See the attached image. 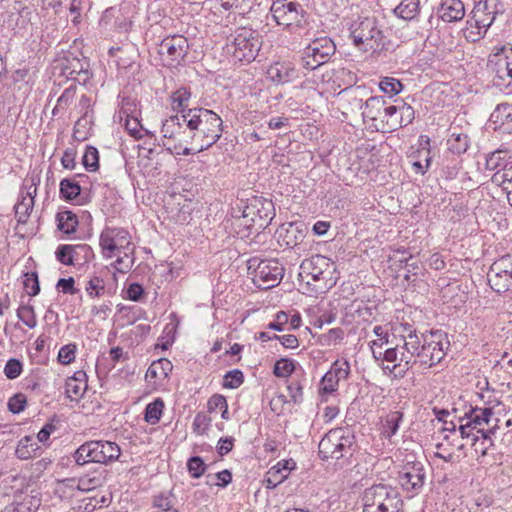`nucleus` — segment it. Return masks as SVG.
I'll list each match as a JSON object with an SVG mask.
<instances>
[{"instance_id":"obj_1","label":"nucleus","mask_w":512,"mask_h":512,"mask_svg":"<svg viewBox=\"0 0 512 512\" xmlns=\"http://www.w3.org/2000/svg\"><path fill=\"white\" fill-rule=\"evenodd\" d=\"M398 331L402 343L382 351L384 345L389 343V335L384 327L377 325L373 333L378 339L369 343L373 358L394 363L392 370L403 367V371L407 372L416 366L429 369L444 359L450 347L447 335L441 331H432L429 337H420L417 329L409 323H401Z\"/></svg>"},{"instance_id":"obj_2","label":"nucleus","mask_w":512,"mask_h":512,"mask_svg":"<svg viewBox=\"0 0 512 512\" xmlns=\"http://www.w3.org/2000/svg\"><path fill=\"white\" fill-rule=\"evenodd\" d=\"M181 118L190 130L191 144H194L196 153L209 149L222 136L223 120L212 110L192 108Z\"/></svg>"},{"instance_id":"obj_3","label":"nucleus","mask_w":512,"mask_h":512,"mask_svg":"<svg viewBox=\"0 0 512 512\" xmlns=\"http://www.w3.org/2000/svg\"><path fill=\"white\" fill-rule=\"evenodd\" d=\"M335 270V264L329 258L323 255H313L304 259L300 265L299 277L314 293H322L335 285L332 273Z\"/></svg>"},{"instance_id":"obj_4","label":"nucleus","mask_w":512,"mask_h":512,"mask_svg":"<svg viewBox=\"0 0 512 512\" xmlns=\"http://www.w3.org/2000/svg\"><path fill=\"white\" fill-rule=\"evenodd\" d=\"M354 45L363 52H377L385 48V36L375 17H358L349 26Z\"/></svg>"},{"instance_id":"obj_5","label":"nucleus","mask_w":512,"mask_h":512,"mask_svg":"<svg viewBox=\"0 0 512 512\" xmlns=\"http://www.w3.org/2000/svg\"><path fill=\"white\" fill-rule=\"evenodd\" d=\"M362 512H404L399 492L385 484L373 485L363 492Z\"/></svg>"},{"instance_id":"obj_6","label":"nucleus","mask_w":512,"mask_h":512,"mask_svg":"<svg viewBox=\"0 0 512 512\" xmlns=\"http://www.w3.org/2000/svg\"><path fill=\"white\" fill-rule=\"evenodd\" d=\"M182 118L179 115H172L162 122V146L172 155H192L196 153L195 147H188L191 144L189 128L183 127Z\"/></svg>"},{"instance_id":"obj_7","label":"nucleus","mask_w":512,"mask_h":512,"mask_svg":"<svg viewBox=\"0 0 512 512\" xmlns=\"http://www.w3.org/2000/svg\"><path fill=\"white\" fill-rule=\"evenodd\" d=\"M498 0H480L475 5L467 20L466 38L476 42L485 37L488 29L501 12Z\"/></svg>"},{"instance_id":"obj_8","label":"nucleus","mask_w":512,"mask_h":512,"mask_svg":"<svg viewBox=\"0 0 512 512\" xmlns=\"http://www.w3.org/2000/svg\"><path fill=\"white\" fill-rule=\"evenodd\" d=\"M121 449L115 442L91 440L80 445L73 453V459L79 466L88 463L109 464L118 460Z\"/></svg>"},{"instance_id":"obj_9","label":"nucleus","mask_w":512,"mask_h":512,"mask_svg":"<svg viewBox=\"0 0 512 512\" xmlns=\"http://www.w3.org/2000/svg\"><path fill=\"white\" fill-rule=\"evenodd\" d=\"M355 437L347 427L331 429L319 442V455L323 460L352 456Z\"/></svg>"},{"instance_id":"obj_10","label":"nucleus","mask_w":512,"mask_h":512,"mask_svg":"<svg viewBox=\"0 0 512 512\" xmlns=\"http://www.w3.org/2000/svg\"><path fill=\"white\" fill-rule=\"evenodd\" d=\"M249 274L260 289H269L280 283L284 276V267L276 259L260 260L253 257L247 261Z\"/></svg>"},{"instance_id":"obj_11","label":"nucleus","mask_w":512,"mask_h":512,"mask_svg":"<svg viewBox=\"0 0 512 512\" xmlns=\"http://www.w3.org/2000/svg\"><path fill=\"white\" fill-rule=\"evenodd\" d=\"M102 255L106 259L116 254H124L127 258L134 253L130 233L121 227H105L99 238Z\"/></svg>"},{"instance_id":"obj_12","label":"nucleus","mask_w":512,"mask_h":512,"mask_svg":"<svg viewBox=\"0 0 512 512\" xmlns=\"http://www.w3.org/2000/svg\"><path fill=\"white\" fill-rule=\"evenodd\" d=\"M458 422L460 439H471L473 442V438H478L486 426L499 422V419L494 417L491 408L471 407L463 417H459Z\"/></svg>"},{"instance_id":"obj_13","label":"nucleus","mask_w":512,"mask_h":512,"mask_svg":"<svg viewBox=\"0 0 512 512\" xmlns=\"http://www.w3.org/2000/svg\"><path fill=\"white\" fill-rule=\"evenodd\" d=\"M334 53L335 44L330 38H317L303 50L302 66L314 70L326 63Z\"/></svg>"},{"instance_id":"obj_14","label":"nucleus","mask_w":512,"mask_h":512,"mask_svg":"<svg viewBox=\"0 0 512 512\" xmlns=\"http://www.w3.org/2000/svg\"><path fill=\"white\" fill-rule=\"evenodd\" d=\"M188 50L187 38L182 35H171L161 41L158 52L165 66L176 67L184 60Z\"/></svg>"},{"instance_id":"obj_15","label":"nucleus","mask_w":512,"mask_h":512,"mask_svg":"<svg viewBox=\"0 0 512 512\" xmlns=\"http://www.w3.org/2000/svg\"><path fill=\"white\" fill-rule=\"evenodd\" d=\"M426 479V472L422 462H407L399 472L398 481L409 497L417 495Z\"/></svg>"},{"instance_id":"obj_16","label":"nucleus","mask_w":512,"mask_h":512,"mask_svg":"<svg viewBox=\"0 0 512 512\" xmlns=\"http://www.w3.org/2000/svg\"><path fill=\"white\" fill-rule=\"evenodd\" d=\"M260 39L252 30L241 29L233 41V56L244 62H251L257 56L260 49Z\"/></svg>"},{"instance_id":"obj_17","label":"nucleus","mask_w":512,"mask_h":512,"mask_svg":"<svg viewBox=\"0 0 512 512\" xmlns=\"http://www.w3.org/2000/svg\"><path fill=\"white\" fill-rule=\"evenodd\" d=\"M488 63L498 79L505 85L512 86V45L495 48Z\"/></svg>"},{"instance_id":"obj_18","label":"nucleus","mask_w":512,"mask_h":512,"mask_svg":"<svg viewBox=\"0 0 512 512\" xmlns=\"http://www.w3.org/2000/svg\"><path fill=\"white\" fill-rule=\"evenodd\" d=\"M271 13L277 24L284 26H300L304 18L301 5L286 0H276L271 6Z\"/></svg>"},{"instance_id":"obj_19","label":"nucleus","mask_w":512,"mask_h":512,"mask_svg":"<svg viewBox=\"0 0 512 512\" xmlns=\"http://www.w3.org/2000/svg\"><path fill=\"white\" fill-rule=\"evenodd\" d=\"M84 252V262L93 256V250L88 244L60 245L56 250V259L64 265H75L78 262V253Z\"/></svg>"},{"instance_id":"obj_20","label":"nucleus","mask_w":512,"mask_h":512,"mask_svg":"<svg viewBox=\"0 0 512 512\" xmlns=\"http://www.w3.org/2000/svg\"><path fill=\"white\" fill-rule=\"evenodd\" d=\"M89 63L86 59H79L75 56L65 57L62 63L63 74L78 82L85 83L89 79Z\"/></svg>"},{"instance_id":"obj_21","label":"nucleus","mask_w":512,"mask_h":512,"mask_svg":"<svg viewBox=\"0 0 512 512\" xmlns=\"http://www.w3.org/2000/svg\"><path fill=\"white\" fill-rule=\"evenodd\" d=\"M36 193L37 184L34 179H32L30 186L27 187L26 193L23 191L20 192V198L14 206L15 216L18 223L25 224L27 222L34 207V198Z\"/></svg>"},{"instance_id":"obj_22","label":"nucleus","mask_w":512,"mask_h":512,"mask_svg":"<svg viewBox=\"0 0 512 512\" xmlns=\"http://www.w3.org/2000/svg\"><path fill=\"white\" fill-rule=\"evenodd\" d=\"M437 14L444 22H458L465 16V6L461 0H441Z\"/></svg>"},{"instance_id":"obj_23","label":"nucleus","mask_w":512,"mask_h":512,"mask_svg":"<svg viewBox=\"0 0 512 512\" xmlns=\"http://www.w3.org/2000/svg\"><path fill=\"white\" fill-rule=\"evenodd\" d=\"M494 129L501 133L512 134V104H499L490 115Z\"/></svg>"},{"instance_id":"obj_24","label":"nucleus","mask_w":512,"mask_h":512,"mask_svg":"<svg viewBox=\"0 0 512 512\" xmlns=\"http://www.w3.org/2000/svg\"><path fill=\"white\" fill-rule=\"evenodd\" d=\"M268 78L276 84H285L297 78V71L290 62H275L267 69Z\"/></svg>"},{"instance_id":"obj_25","label":"nucleus","mask_w":512,"mask_h":512,"mask_svg":"<svg viewBox=\"0 0 512 512\" xmlns=\"http://www.w3.org/2000/svg\"><path fill=\"white\" fill-rule=\"evenodd\" d=\"M305 230L302 223H288L286 227H281L279 237L286 246L295 247L303 242L306 236Z\"/></svg>"},{"instance_id":"obj_26","label":"nucleus","mask_w":512,"mask_h":512,"mask_svg":"<svg viewBox=\"0 0 512 512\" xmlns=\"http://www.w3.org/2000/svg\"><path fill=\"white\" fill-rule=\"evenodd\" d=\"M497 428L498 422H492L490 426H486L484 428V431L481 432V435L478 438H473L472 447L478 455V461L480 458L487 456L488 450L494 446L491 435L495 433Z\"/></svg>"},{"instance_id":"obj_27","label":"nucleus","mask_w":512,"mask_h":512,"mask_svg":"<svg viewBox=\"0 0 512 512\" xmlns=\"http://www.w3.org/2000/svg\"><path fill=\"white\" fill-rule=\"evenodd\" d=\"M173 370V364L166 358H161L154 361L146 371L145 378L148 381L154 380L155 384L162 383L168 378L169 374Z\"/></svg>"},{"instance_id":"obj_28","label":"nucleus","mask_w":512,"mask_h":512,"mask_svg":"<svg viewBox=\"0 0 512 512\" xmlns=\"http://www.w3.org/2000/svg\"><path fill=\"white\" fill-rule=\"evenodd\" d=\"M86 373L77 371L73 377L67 379L65 384V392L72 401L79 400L87 390Z\"/></svg>"},{"instance_id":"obj_29","label":"nucleus","mask_w":512,"mask_h":512,"mask_svg":"<svg viewBox=\"0 0 512 512\" xmlns=\"http://www.w3.org/2000/svg\"><path fill=\"white\" fill-rule=\"evenodd\" d=\"M93 101L88 95H82L79 103L77 105V108L79 110V113L82 114V116L76 121V124L74 126V138L76 140H82L85 138L84 135L78 136L77 134L80 133V127H86L90 124V119L92 116L89 115V113L92 111Z\"/></svg>"},{"instance_id":"obj_30","label":"nucleus","mask_w":512,"mask_h":512,"mask_svg":"<svg viewBox=\"0 0 512 512\" xmlns=\"http://www.w3.org/2000/svg\"><path fill=\"white\" fill-rule=\"evenodd\" d=\"M493 267L487 273L488 283L493 291L498 294L505 293L512 288V274L509 273H496Z\"/></svg>"},{"instance_id":"obj_31","label":"nucleus","mask_w":512,"mask_h":512,"mask_svg":"<svg viewBox=\"0 0 512 512\" xmlns=\"http://www.w3.org/2000/svg\"><path fill=\"white\" fill-rule=\"evenodd\" d=\"M41 450L38 442L32 436H25L19 440L15 455L20 460H28L38 455Z\"/></svg>"},{"instance_id":"obj_32","label":"nucleus","mask_w":512,"mask_h":512,"mask_svg":"<svg viewBox=\"0 0 512 512\" xmlns=\"http://www.w3.org/2000/svg\"><path fill=\"white\" fill-rule=\"evenodd\" d=\"M171 106L172 110L177 113H181V115H185L189 106V101L191 99V92L186 87H180L176 91L172 92L171 96Z\"/></svg>"},{"instance_id":"obj_33","label":"nucleus","mask_w":512,"mask_h":512,"mask_svg":"<svg viewBox=\"0 0 512 512\" xmlns=\"http://www.w3.org/2000/svg\"><path fill=\"white\" fill-rule=\"evenodd\" d=\"M386 100L382 96H372L365 101L364 110L362 116L364 120H369L372 123L376 121L377 116L381 113V110L386 104Z\"/></svg>"},{"instance_id":"obj_34","label":"nucleus","mask_w":512,"mask_h":512,"mask_svg":"<svg viewBox=\"0 0 512 512\" xmlns=\"http://www.w3.org/2000/svg\"><path fill=\"white\" fill-rule=\"evenodd\" d=\"M404 418V414L401 411H392L390 412L384 420L381 435L384 438L390 439L392 436L396 435L400 424L402 423Z\"/></svg>"},{"instance_id":"obj_35","label":"nucleus","mask_w":512,"mask_h":512,"mask_svg":"<svg viewBox=\"0 0 512 512\" xmlns=\"http://www.w3.org/2000/svg\"><path fill=\"white\" fill-rule=\"evenodd\" d=\"M57 228L65 233L72 234L78 226V218L72 211L64 210L56 214Z\"/></svg>"},{"instance_id":"obj_36","label":"nucleus","mask_w":512,"mask_h":512,"mask_svg":"<svg viewBox=\"0 0 512 512\" xmlns=\"http://www.w3.org/2000/svg\"><path fill=\"white\" fill-rule=\"evenodd\" d=\"M492 182L500 187L508 194L509 190H512V159H508V163L501 168V171L494 173Z\"/></svg>"},{"instance_id":"obj_37","label":"nucleus","mask_w":512,"mask_h":512,"mask_svg":"<svg viewBox=\"0 0 512 512\" xmlns=\"http://www.w3.org/2000/svg\"><path fill=\"white\" fill-rule=\"evenodd\" d=\"M164 407V401L161 398H156L153 402L146 405L144 420L150 425L158 424L162 417Z\"/></svg>"},{"instance_id":"obj_38","label":"nucleus","mask_w":512,"mask_h":512,"mask_svg":"<svg viewBox=\"0 0 512 512\" xmlns=\"http://www.w3.org/2000/svg\"><path fill=\"white\" fill-rule=\"evenodd\" d=\"M448 149L454 154L465 153L469 147V137L461 132H453L447 140Z\"/></svg>"},{"instance_id":"obj_39","label":"nucleus","mask_w":512,"mask_h":512,"mask_svg":"<svg viewBox=\"0 0 512 512\" xmlns=\"http://www.w3.org/2000/svg\"><path fill=\"white\" fill-rule=\"evenodd\" d=\"M76 86L71 85L66 88L57 99L56 106L52 110V115L57 116L65 111L75 100Z\"/></svg>"},{"instance_id":"obj_40","label":"nucleus","mask_w":512,"mask_h":512,"mask_svg":"<svg viewBox=\"0 0 512 512\" xmlns=\"http://www.w3.org/2000/svg\"><path fill=\"white\" fill-rule=\"evenodd\" d=\"M60 196L61 198L72 201L76 199L81 193L80 184L74 179H63L60 182Z\"/></svg>"},{"instance_id":"obj_41","label":"nucleus","mask_w":512,"mask_h":512,"mask_svg":"<svg viewBox=\"0 0 512 512\" xmlns=\"http://www.w3.org/2000/svg\"><path fill=\"white\" fill-rule=\"evenodd\" d=\"M419 10V0H402L395 8V14L405 20L413 19Z\"/></svg>"},{"instance_id":"obj_42","label":"nucleus","mask_w":512,"mask_h":512,"mask_svg":"<svg viewBox=\"0 0 512 512\" xmlns=\"http://www.w3.org/2000/svg\"><path fill=\"white\" fill-rule=\"evenodd\" d=\"M508 159H512V157L507 153L500 150L494 151L486 157V169L498 173L508 163Z\"/></svg>"},{"instance_id":"obj_43","label":"nucleus","mask_w":512,"mask_h":512,"mask_svg":"<svg viewBox=\"0 0 512 512\" xmlns=\"http://www.w3.org/2000/svg\"><path fill=\"white\" fill-rule=\"evenodd\" d=\"M362 92L363 90L360 87L354 89H345L342 91L352 112L364 110L365 102L360 95Z\"/></svg>"},{"instance_id":"obj_44","label":"nucleus","mask_w":512,"mask_h":512,"mask_svg":"<svg viewBox=\"0 0 512 512\" xmlns=\"http://www.w3.org/2000/svg\"><path fill=\"white\" fill-rule=\"evenodd\" d=\"M244 383V374L240 369L228 371L223 376L222 386L227 389H237Z\"/></svg>"},{"instance_id":"obj_45","label":"nucleus","mask_w":512,"mask_h":512,"mask_svg":"<svg viewBox=\"0 0 512 512\" xmlns=\"http://www.w3.org/2000/svg\"><path fill=\"white\" fill-rule=\"evenodd\" d=\"M17 317L29 328H35L37 325L34 307L31 305H20L17 309Z\"/></svg>"},{"instance_id":"obj_46","label":"nucleus","mask_w":512,"mask_h":512,"mask_svg":"<svg viewBox=\"0 0 512 512\" xmlns=\"http://www.w3.org/2000/svg\"><path fill=\"white\" fill-rule=\"evenodd\" d=\"M187 469L192 478L198 479L206 472L207 465L200 456H192L187 461Z\"/></svg>"},{"instance_id":"obj_47","label":"nucleus","mask_w":512,"mask_h":512,"mask_svg":"<svg viewBox=\"0 0 512 512\" xmlns=\"http://www.w3.org/2000/svg\"><path fill=\"white\" fill-rule=\"evenodd\" d=\"M379 88L385 94H388L390 96H394V95L399 94L402 91L403 85L396 78L384 77V78L381 79V81L379 83Z\"/></svg>"},{"instance_id":"obj_48","label":"nucleus","mask_w":512,"mask_h":512,"mask_svg":"<svg viewBox=\"0 0 512 512\" xmlns=\"http://www.w3.org/2000/svg\"><path fill=\"white\" fill-rule=\"evenodd\" d=\"M295 370V363L288 358H281L275 362L273 373L276 377H288Z\"/></svg>"},{"instance_id":"obj_49","label":"nucleus","mask_w":512,"mask_h":512,"mask_svg":"<svg viewBox=\"0 0 512 512\" xmlns=\"http://www.w3.org/2000/svg\"><path fill=\"white\" fill-rule=\"evenodd\" d=\"M83 165L89 171H96L99 167V153L93 146H88L84 152Z\"/></svg>"},{"instance_id":"obj_50","label":"nucleus","mask_w":512,"mask_h":512,"mask_svg":"<svg viewBox=\"0 0 512 512\" xmlns=\"http://www.w3.org/2000/svg\"><path fill=\"white\" fill-rule=\"evenodd\" d=\"M24 288L30 296H36L40 292L38 274L36 272H27L24 274Z\"/></svg>"},{"instance_id":"obj_51","label":"nucleus","mask_w":512,"mask_h":512,"mask_svg":"<svg viewBox=\"0 0 512 512\" xmlns=\"http://www.w3.org/2000/svg\"><path fill=\"white\" fill-rule=\"evenodd\" d=\"M171 496V493H162L158 496H155L153 500V507L155 509H161L164 512H178V510L174 507Z\"/></svg>"},{"instance_id":"obj_52","label":"nucleus","mask_w":512,"mask_h":512,"mask_svg":"<svg viewBox=\"0 0 512 512\" xmlns=\"http://www.w3.org/2000/svg\"><path fill=\"white\" fill-rule=\"evenodd\" d=\"M102 484V478L100 475L98 476H90V475H84L79 478L77 488L81 491H91L95 488L101 486Z\"/></svg>"},{"instance_id":"obj_53","label":"nucleus","mask_w":512,"mask_h":512,"mask_svg":"<svg viewBox=\"0 0 512 512\" xmlns=\"http://www.w3.org/2000/svg\"><path fill=\"white\" fill-rule=\"evenodd\" d=\"M398 111V106L391 104L389 115L386 121L385 132H393L403 127L402 122H400V115Z\"/></svg>"},{"instance_id":"obj_54","label":"nucleus","mask_w":512,"mask_h":512,"mask_svg":"<svg viewBox=\"0 0 512 512\" xmlns=\"http://www.w3.org/2000/svg\"><path fill=\"white\" fill-rule=\"evenodd\" d=\"M85 289L90 296L99 297L105 291V282L99 276H93L87 282Z\"/></svg>"},{"instance_id":"obj_55","label":"nucleus","mask_w":512,"mask_h":512,"mask_svg":"<svg viewBox=\"0 0 512 512\" xmlns=\"http://www.w3.org/2000/svg\"><path fill=\"white\" fill-rule=\"evenodd\" d=\"M22 362L16 358H11L7 361L4 367V374L8 379H16L22 373Z\"/></svg>"},{"instance_id":"obj_56","label":"nucleus","mask_w":512,"mask_h":512,"mask_svg":"<svg viewBox=\"0 0 512 512\" xmlns=\"http://www.w3.org/2000/svg\"><path fill=\"white\" fill-rule=\"evenodd\" d=\"M76 345L67 344L60 348L58 352V361L61 364L68 365L75 360Z\"/></svg>"},{"instance_id":"obj_57","label":"nucleus","mask_w":512,"mask_h":512,"mask_svg":"<svg viewBox=\"0 0 512 512\" xmlns=\"http://www.w3.org/2000/svg\"><path fill=\"white\" fill-rule=\"evenodd\" d=\"M26 404V396L22 393H17L9 399L8 408L12 413L19 414L24 411Z\"/></svg>"},{"instance_id":"obj_58","label":"nucleus","mask_w":512,"mask_h":512,"mask_svg":"<svg viewBox=\"0 0 512 512\" xmlns=\"http://www.w3.org/2000/svg\"><path fill=\"white\" fill-rule=\"evenodd\" d=\"M125 129L135 139H141L143 137V128L136 117L127 116L125 120Z\"/></svg>"},{"instance_id":"obj_59","label":"nucleus","mask_w":512,"mask_h":512,"mask_svg":"<svg viewBox=\"0 0 512 512\" xmlns=\"http://www.w3.org/2000/svg\"><path fill=\"white\" fill-rule=\"evenodd\" d=\"M344 337V331L341 328L330 329L327 333L320 336V341L324 345L336 344L341 341Z\"/></svg>"},{"instance_id":"obj_60","label":"nucleus","mask_w":512,"mask_h":512,"mask_svg":"<svg viewBox=\"0 0 512 512\" xmlns=\"http://www.w3.org/2000/svg\"><path fill=\"white\" fill-rule=\"evenodd\" d=\"M330 371L333 373V376L338 380L347 379L350 372V365L347 361L339 362L336 361L333 363Z\"/></svg>"},{"instance_id":"obj_61","label":"nucleus","mask_w":512,"mask_h":512,"mask_svg":"<svg viewBox=\"0 0 512 512\" xmlns=\"http://www.w3.org/2000/svg\"><path fill=\"white\" fill-rule=\"evenodd\" d=\"M399 109L400 122H402V126L405 127L412 123L415 118V111L412 106L402 103L401 105H397Z\"/></svg>"},{"instance_id":"obj_62","label":"nucleus","mask_w":512,"mask_h":512,"mask_svg":"<svg viewBox=\"0 0 512 512\" xmlns=\"http://www.w3.org/2000/svg\"><path fill=\"white\" fill-rule=\"evenodd\" d=\"M288 321V314L284 311H280L275 315L274 320L268 324L267 328L281 332L285 330V326L288 324Z\"/></svg>"},{"instance_id":"obj_63","label":"nucleus","mask_w":512,"mask_h":512,"mask_svg":"<svg viewBox=\"0 0 512 512\" xmlns=\"http://www.w3.org/2000/svg\"><path fill=\"white\" fill-rule=\"evenodd\" d=\"M339 381L333 376V373L329 370L322 377L321 390L324 393H332L337 390Z\"/></svg>"},{"instance_id":"obj_64","label":"nucleus","mask_w":512,"mask_h":512,"mask_svg":"<svg viewBox=\"0 0 512 512\" xmlns=\"http://www.w3.org/2000/svg\"><path fill=\"white\" fill-rule=\"evenodd\" d=\"M287 390L294 403H300L303 400V387L299 381H291L287 386Z\"/></svg>"}]
</instances>
